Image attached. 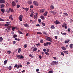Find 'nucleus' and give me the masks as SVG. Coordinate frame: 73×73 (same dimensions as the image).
I'll use <instances>...</instances> for the list:
<instances>
[{
	"label": "nucleus",
	"instance_id": "nucleus-24",
	"mask_svg": "<svg viewBox=\"0 0 73 73\" xmlns=\"http://www.w3.org/2000/svg\"><path fill=\"white\" fill-rule=\"evenodd\" d=\"M66 15V16H68V14H67V13H63V16H65V15Z\"/></svg>",
	"mask_w": 73,
	"mask_h": 73
},
{
	"label": "nucleus",
	"instance_id": "nucleus-32",
	"mask_svg": "<svg viewBox=\"0 0 73 73\" xmlns=\"http://www.w3.org/2000/svg\"><path fill=\"white\" fill-rule=\"evenodd\" d=\"M7 53L9 54H11V51L10 50L8 51L7 52Z\"/></svg>",
	"mask_w": 73,
	"mask_h": 73
},
{
	"label": "nucleus",
	"instance_id": "nucleus-33",
	"mask_svg": "<svg viewBox=\"0 0 73 73\" xmlns=\"http://www.w3.org/2000/svg\"><path fill=\"white\" fill-rule=\"evenodd\" d=\"M50 8L51 9H54V6H53V5H51L50 6Z\"/></svg>",
	"mask_w": 73,
	"mask_h": 73
},
{
	"label": "nucleus",
	"instance_id": "nucleus-42",
	"mask_svg": "<svg viewBox=\"0 0 73 73\" xmlns=\"http://www.w3.org/2000/svg\"><path fill=\"white\" fill-rule=\"evenodd\" d=\"M38 21L39 23H41V20L40 19H38Z\"/></svg>",
	"mask_w": 73,
	"mask_h": 73
},
{
	"label": "nucleus",
	"instance_id": "nucleus-8",
	"mask_svg": "<svg viewBox=\"0 0 73 73\" xmlns=\"http://www.w3.org/2000/svg\"><path fill=\"white\" fill-rule=\"evenodd\" d=\"M11 5L13 7H15V6H16V2H15V1H13Z\"/></svg>",
	"mask_w": 73,
	"mask_h": 73
},
{
	"label": "nucleus",
	"instance_id": "nucleus-54",
	"mask_svg": "<svg viewBox=\"0 0 73 73\" xmlns=\"http://www.w3.org/2000/svg\"><path fill=\"white\" fill-rule=\"evenodd\" d=\"M9 6V4L8 3H7L6 5V6L7 7H8Z\"/></svg>",
	"mask_w": 73,
	"mask_h": 73
},
{
	"label": "nucleus",
	"instance_id": "nucleus-13",
	"mask_svg": "<svg viewBox=\"0 0 73 73\" xmlns=\"http://www.w3.org/2000/svg\"><path fill=\"white\" fill-rule=\"evenodd\" d=\"M38 15V13H36V15L34 16V19H37V16Z\"/></svg>",
	"mask_w": 73,
	"mask_h": 73
},
{
	"label": "nucleus",
	"instance_id": "nucleus-25",
	"mask_svg": "<svg viewBox=\"0 0 73 73\" xmlns=\"http://www.w3.org/2000/svg\"><path fill=\"white\" fill-rule=\"evenodd\" d=\"M40 18L41 19H42V20H44V19H45V18L44 17V16H41Z\"/></svg>",
	"mask_w": 73,
	"mask_h": 73
},
{
	"label": "nucleus",
	"instance_id": "nucleus-7",
	"mask_svg": "<svg viewBox=\"0 0 73 73\" xmlns=\"http://www.w3.org/2000/svg\"><path fill=\"white\" fill-rule=\"evenodd\" d=\"M33 48V52H35V51H36V50H37V48L36 47H33L31 48V49H32Z\"/></svg>",
	"mask_w": 73,
	"mask_h": 73
},
{
	"label": "nucleus",
	"instance_id": "nucleus-41",
	"mask_svg": "<svg viewBox=\"0 0 73 73\" xmlns=\"http://www.w3.org/2000/svg\"><path fill=\"white\" fill-rule=\"evenodd\" d=\"M6 12H7V13H9L10 11H9V9H7L6 10Z\"/></svg>",
	"mask_w": 73,
	"mask_h": 73
},
{
	"label": "nucleus",
	"instance_id": "nucleus-64",
	"mask_svg": "<svg viewBox=\"0 0 73 73\" xmlns=\"http://www.w3.org/2000/svg\"><path fill=\"white\" fill-rule=\"evenodd\" d=\"M38 56H39V58L40 59H41V58H42V57L41 56H40V55H38Z\"/></svg>",
	"mask_w": 73,
	"mask_h": 73
},
{
	"label": "nucleus",
	"instance_id": "nucleus-62",
	"mask_svg": "<svg viewBox=\"0 0 73 73\" xmlns=\"http://www.w3.org/2000/svg\"><path fill=\"white\" fill-rule=\"evenodd\" d=\"M36 72H39V69H37L36 70Z\"/></svg>",
	"mask_w": 73,
	"mask_h": 73
},
{
	"label": "nucleus",
	"instance_id": "nucleus-1",
	"mask_svg": "<svg viewBox=\"0 0 73 73\" xmlns=\"http://www.w3.org/2000/svg\"><path fill=\"white\" fill-rule=\"evenodd\" d=\"M57 64H58V62L53 61L50 64L51 65H56Z\"/></svg>",
	"mask_w": 73,
	"mask_h": 73
},
{
	"label": "nucleus",
	"instance_id": "nucleus-4",
	"mask_svg": "<svg viewBox=\"0 0 73 73\" xmlns=\"http://www.w3.org/2000/svg\"><path fill=\"white\" fill-rule=\"evenodd\" d=\"M54 23L56 25H57V24H61V22L58 21L56 20L54 22Z\"/></svg>",
	"mask_w": 73,
	"mask_h": 73
},
{
	"label": "nucleus",
	"instance_id": "nucleus-43",
	"mask_svg": "<svg viewBox=\"0 0 73 73\" xmlns=\"http://www.w3.org/2000/svg\"><path fill=\"white\" fill-rule=\"evenodd\" d=\"M11 26H9L7 29L8 30L10 31L11 30Z\"/></svg>",
	"mask_w": 73,
	"mask_h": 73
},
{
	"label": "nucleus",
	"instance_id": "nucleus-59",
	"mask_svg": "<svg viewBox=\"0 0 73 73\" xmlns=\"http://www.w3.org/2000/svg\"><path fill=\"white\" fill-rule=\"evenodd\" d=\"M51 39H48V40H47V41H50V42H53V41L52 40H50Z\"/></svg>",
	"mask_w": 73,
	"mask_h": 73
},
{
	"label": "nucleus",
	"instance_id": "nucleus-36",
	"mask_svg": "<svg viewBox=\"0 0 73 73\" xmlns=\"http://www.w3.org/2000/svg\"><path fill=\"white\" fill-rule=\"evenodd\" d=\"M9 19L10 20H12L13 19V17H12V15H11L9 17Z\"/></svg>",
	"mask_w": 73,
	"mask_h": 73
},
{
	"label": "nucleus",
	"instance_id": "nucleus-9",
	"mask_svg": "<svg viewBox=\"0 0 73 73\" xmlns=\"http://www.w3.org/2000/svg\"><path fill=\"white\" fill-rule=\"evenodd\" d=\"M67 25L64 23V25H62V27L64 28L65 27V29H67V26H66Z\"/></svg>",
	"mask_w": 73,
	"mask_h": 73
},
{
	"label": "nucleus",
	"instance_id": "nucleus-39",
	"mask_svg": "<svg viewBox=\"0 0 73 73\" xmlns=\"http://www.w3.org/2000/svg\"><path fill=\"white\" fill-rule=\"evenodd\" d=\"M28 4L31 5L32 4V1H28Z\"/></svg>",
	"mask_w": 73,
	"mask_h": 73
},
{
	"label": "nucleus",
	"instance_id": "nucleus-17",
	"mask_svg": "<svg viewBox=\"0 0 73 73\" xmlns=\"http://www.w3.org/2000/svg\"><path fill=\"white\" fill-rule=\"evenodd\" d=\"M23 25H24V26H25V27H27V28H29V25H28V24H23Z\"/></svg>",
	"mask_w": 73,
	"mask_h": 73
},
{
	"label": "nucleus",
	"instance_id": "nucleus-28",
	"mask_svg": "<svg viewBox=\"0 0 73 73\" xmlns=\"http://www.w3.org/2000/svg\"><path fill=\"white\" fill-rule=\"evenodd\" d=\"M62 33V32H61V35H65V36H66V33Z\"/></svg>",
	"mask_w": 73,
	"mask_h": 73
},
{
	"label": "nucleus",
	"instance_id": "nucleus-53",
	"mask_svg": "<svg viewBox=\"0 0 73 73\" xmlns=\"http://www.w3.org/2000/svg\"><path fill=\"white\" fill-rule=\"evenodd\" d=\"M30 8H33V5H31L30 6Z\"/></svg>",
	"mask_w": 73,
	"mask_h": 73
},
{
	"label": "nucleus",
	"instance_id": "nucleus-6",
	"mask_svg": "<svg viewBox=\"0 0 73 73\" xmlns=\"http://www.w3.org/2000/svg\"><path fill=\"white\" fill-rule=\"evenodd\" d=\"M23 16L22 15H20L19 17V19L21 21H23V19H22V18H23Z\"/></svg>",
	"mask_w": 73,
	"mask_h": 73
},
{
	"label": "nucleus",
	"instance_id": "nucleus-5",
	"mask_svg": "<svg viewBox=\"0 0 73 73\" xmlns=\"http://www.w3.org/2000/svg\"><path fill=\"white\" fill-rule=\"evenodd\" d=\"M33 3L36 6H38V3H37L36 1H33Z\"/></svg>",
	"mask_w": 73,
	"mask_h": 73
},
{
	"label": "nucleus",
	"instance_id": "nucleus-51",
	"mask_svg": "<svg viewBox=\"0 0 73 73\" xmlns=\"http://www.w3.org/2000/svg\"><path fill=\"white\" fill-rule=\"evenodd\" d=\"M4 21V19H2L1 18H0V21Z\"/></svg>",
	"mask_w": 73,
	"mask_h": 73
},
{
	"label": "nucleus",
	"instance_id": "nucleus-34",
	"mask_svg": "<svg viewBox=\"0 0 73 73\" xmlns=\"http://www.w3.org/2000/svg\"><path fill=\"white\" fill-rule=\"evenodd\" d=\"M69 42V40H65L64 42V43H65V44H68V42Z\"/></svg>",
	"mask_w": 73,
	"mask_h": 73
},
{
	"label": "nucleus",
	"instance_id": "nucleus-18",
	"mask_svg": "<svg viewBox=\"0 0 73 73\" xmlns=\"http://www.w3.org/2000/svg\"><path fill=\"white\" fill-rule=\"evenodd\" d=\"M17 28V27H13L12 28V31H15V30H16V29Z\"/></svg>",
	"mask_w": 73,
	"mask_h": 73
},
{
	"label": "nucleus",
	"instance_id": "nucleus-23",
	"mask_svg": "<svg viewBox=\"0 0 73 73\" xmlns=\"http://www.w3.org/2000/svg\"><path fill=\"white\" fill-rule=\"evenodd\" d=\"M51 29H54L55 28V27H54V25H52L51 26Z\"/></svg>",
	"mask_w": 73,
	"mask_h": 73
},
{
	"label": "nucleus",
	"instance_id": "nucleus-45",
	"mask_svg": "<svg viewBox=\"0 0 73 73\" xmlns=\"http://www.w3.org/2000/svg\"><path fill=\"white\" fill-rule=\"evenodd\" d=\"M17 35H15L13 36V38H15V37H17Z\"/></svg>",
	"mask_w": 73,
	"mask_h": 73
},
{
	"label": "nucleus",
	"instance_id": "nucleus-19",
	"mask_svg": "<svg viewBox=\"0 0 73 73\" xmlns=\"http://www.w3.org/2000/svg\"><path fill=\"white\" fill-rule=\"evenodd\" d=\"M1 10L2 13H4L5 12V9H1Z\"/></svg>",
	"mask_w": 73,
	"mask_h": 73
},
{
	"label": "nucleus",
	"instance_id": "nucleus-11",
	"mask_svg": "<svg viewBox=\"0 0 73 73\" xmlns=\"http://www.w3.org/2000/svg\"><path fill=\"white\" fill-rule=\"evenodd\" d=\"M0 3L1 4H4L5 3V0H0Z\"/></svg>",
	"mask_w": 73,
	"mask_h": 73
},
{
	"label": "nucleus",
	"instance_id": "nucleus-58",
	"mask_svg": "<svg viewBox=\"0 0 73 73\" xmlns=\"http://www.w3.org/2000/svg\"><path fill=\"white\" fill-rule=\"evenodd\" d=\"M33 13H32L30 15L31 17H33Z\"/></svg>",
	"mask_w": 73,
	"mask_h": 73
},
{
	"label": "nucleus",
	"instance_id": "nucleus-37",
	"mask_svg": "<svg viewBox=\"0 0 73 73\" xmlns=\"http://www.w3.org/2000/svg\"><path fill=\"white\" fill-rule=\"evenodd\" d=\"M20 5H19V4H17V8H20Z\"/></svg>",
	"mask_w": 73,
	"mask_h": 73
},
{
	"label": "nucleus",
	"instance_id": "nucleus-26",
	"mask_svg": "<svg viewBox=\"0 0 73 73\" xmlns=\"http://www.w3.org/2000/svg\"><path fill=\"white\" fill-rule=\"evenodd\" d=\"M61 48L62 50H66V48L64 46H62Z\"/></svg>",
	"mask_w": 73,
	"mask_h": 73
},
{
	"label": "nucleus",
	"instance_id": "nucleus-22",
	"mask_svg": "<svg viewBox=\"0 0 73 73\" xmlns=\"http://www.w3.org/2000/svg\"><path fill=\"white\" fill-rule=\"evenodd\" d=\"M21 48H19L18 51V53H20V52H21Z\"/></svg>",
	"mask_w": 73,
	"mask_h": 73
},
{
	"label": "nucleus",
	"instance_id": "nucleus-20",
	"mask_svg": "<svg viewBox=\"0 0 73 73\" xmlns=\"http://www.w3.org/2000/svg\"><path fill=\"white\" fill-rule=\"evenodd\" d=\"M47 15H48V12H46L44 14V16H47Z\"/></svg>",
	"mask_w": 73,
	"mask_h": 73
},
{
	"label": "nucleus",
	"instance_id": "nucleus-29",
	"mask_svg": "<svg viewBox=\"0 0 73 73\" xmlns=\"http://www.w3.org/2000/svg\"><path fill=\"white\" fill-rule=\"evenodd\" d=\"M18 32L19 33V34H23V32H22L21 31H19L18 30Z\"/></svg>",
	"mask_w": 73,
	"mask_h": 73
},
{
	"label": "nucleus",
	"instance_id": "nucleus-47",
	"mask_svg": "<svg viewBox=\"0 0 73 73\" xmlns=\"http://www.w3.org/2000/svg\"><path fill=\"white\" fill-rule=\"evenodd\" d=\"M42 24L43 26H44L45 25V24L43 22H42Z\"/></svg>",
	"mask_w": 73,
	"mask_h": 73
},
{
	"label": "nucleus",
	"instance_id": "nucleus-3",
	"mask_svg": "<svg viewBox=\"0 0 73 73\" xmlns=\"http://www.w3.org/2000/svg\"><path fill=\"white\" fill-rule=\"evenodd\" d=\"M50 44H51V43L50 42H46L44 44V46H48V45H50Z\"/></svg>",
	"mask_w": 73,
	"mask_h": 73
},
{
	"label": "nucleus",
	"instance_id": "nucleus-50",
	"mask_svg": "<svg viewBox=\"0 0 73 73\" xmlns=\"http://www.w3.org/2000/svg\"><path fill=\"white\" fill-rule=\"evenodd\" d=\"M43 51L44 52H46V50L45 48H44L43 49Z\"/></svg>",
	"mask_w": 73,
	"mask_h": 73
},
{
	"label": "nucleus",
	"instance_id": "nucleus-44",
	"mask_svg": "<svg viewBox=\"0 0 73 73\" xmlns=\"http://www.w3.org/2000/svg\"><path fill=\"white\" fill-rule=\"evenodd\" d=\"M37 34H38V35H42V33L40 32H37Z\"/></svg>",
	"mask_w": 73,
	"mask_h": 73
},
{
	"label": "nucleus",
	"instance_id": "nucleus-14",
	"mask_svg": "<svg viewBox=\"0 0 73 73\" xmlns=\"http://www.w3.org/2000/svg\"><path fill=\"white\" fill-rule=\"evenodd\" d=\"M50 13H52V15H56V13L55 12L53 11H50Z\"/></svg>",
	"mask_w": 73,
	"mask_h": 73
},
{
	"label": "nucleus",
	"instance_id": "nucleus-48",
	"mask_svg": "<svg viewBox=\"0 0 73 73\" xmlns=\"http://www.w3.org/2000/svg\"><path fill=\"white\" fill-rule=\"evenodd\" d=\"M11 69H12V66H10L9 67V70H11Z\"/></svg>",
	"mask_w": 73,
	"mask_h": 73
},
{
	"label": "nucleus",
	"instance_id": "nucleus-57",
	"mask_svg": "<svg viewBox=\"0 0 73 73\" xmlns=\"http://www.w3.org/2000/svg\"><path fill=\"white\" fill-rule=\"evenodd\" d=\"M15 1L17 3L19 2V0H15Z\"/></svg>",
	"mask_w": 73,
	"mask_h": 73
},
{
	"label": "nucleus",
	"instance_id": "nucleus-21",
	"mask_svg": "<svg viewBox=\"0 0 73 73\" xmlns=\"http://www.w3.org/2000/svg\"><path fill=\"white\" fill-rule=\"evenodd\" d=\"M63 52L65 54H68V51L64 50Z\"/></svg>",
	"mask_w": 73,
	"mask_h": 73
},
{
	"label": "nucleus",
	"instance_id": "nucleus-10",
	"mask_svg": "<svg viewBox=\"0 0 73 73\" xmlns=\"http://www.w3.org/2000/svg\"><path fill=\"white\" fill-rule=\"evenodd\" d=\"M44 11H45V10L44 9H42L40 10L39 12L40 13H44Z\"/></svg>",
	"mask_w": 73,
	"mask_h": 73
},
{
	"label": "nucleus",
	"instance_id": "nucleus-63",
	"mask_svg": "<svg viewBox=\"0 0 73 73\" xmlns=\"http://www.w3.org/2000/svg\"><path fill=\"white\" fill-rule=\"evenodd\" d=\"M40 42H41V43H42L43 42H44V41L42 40H41L40 41Z\"/></svg>",
	"mask_w": 73,
	"mask_h": 73
},
{
	"label": "nucleus",
	"instance_id": "nucleus-16",
	"mask_svg": "<svg viewBox=\"0 0 73 73\" xmlns=\"http://www.w3.org/2000/svg\"><path fill=\"white\" fill-rule=\"evenodd\" d=\"M9 11L11 12H14V10L13 9H12L11 8H9Z\"/></svg>",
	"mask_w": 73,
	"mask_h": 73
},
{
	"label": "nucleus",
	"instance_id": "nucleus-35",
	"mask_svg": "<svg viewBox=\"0 0 73 73\" xmlns=\"http://www.w3.org/2000/svg\"><path fill=\"white\" fill-rule=\"evenodd\" d=\"M45 54L47 56H49V54H50L49 53H48V52H45Z\"/></svg>",
	"mask_w": 73,
	"mask_h": 73
},
{
	"label": "nucleus",
	"instance_id": "nucleus-15",
	"mask_svg": "<svg viewBox=\"0 0 73 73\" xmlns=\"http://www.w3.org/2000/svg\"><path fill=\"white\" fill-rule=\"evenodd\" d=\"M30 21L31 24H35V23L34 20H31Z\"/></svg>",
	"mask_w": 73,
	"mask_h": 73
},
{
	"label": "nucleus",
	"instance_id": "nucleus-49",
	"mask_svg": "<svg viewBox=\"0 0 73 73\" xmlns=\"http://www.w3.org/2000/svg\"><path fill=\"white\" fill-rule=\"evenodd\" d=\"M9 25V23H7V24H5V26H8Z\"/></svg>",
	"mask_w": 73,
	"mask_h": 73
},
{
	"label": "nucleus",
	"instance_id": "nucleus-56",
	"mask_svg": "<svg viewBox=\"0 0 73 73\" xmlns=\"http://www.w3.org/2000/svg\"><path fill=\"white\" fill-rule=\"evenodd\" d=\"M48 73H53V71L52 70L48 72Z\"/></svg>",
	"mask_w": 73,
	"mask_h": 73
},
{
	"label": "nucleus",
	"instance_id": "nucleus-27",
	"mask_svg": "<svg viewBox=\"0 0 73 73\" xmlns=\"http://www.w3.org/2000/svg\"><path fill=\"white\" fill-rule=\"evenodd\" d=\"M70 47L71 49L73 48V44H70Z\"/></svg>",
	"mask_w": 73,
	"mask_h": 73
},
{
	"label": "nucleus",
	"instance_id": "nucleus-31",
	"mask_svg": "<svg viewBox=\"0 0 73 73\" xmlns=\"http://www.w3.org/2000/svg\"><path fill=\"white\" fill-rule=\"evenodd\" d=\"M7 60H5L4 62V65H6V64H7Z\"/></svg>",
	"mask_w": 73,
	"mask_h": 73
},
{
	"label": "nucleus",
	"instance_id": "nucleus-12",
	"mask_svg": "<svg viewBox=\"0 0 73 73\" xmlns=\"http://www.w3.org/2000/svg\"><path fill=\"white\" fill-rule=\"evenodd\" d=\"M23 9H24V10H25L26 12H28V11H29V9L27 7H26V8H25L24 7H23Z\"/></svg>",
	"mask_w": 73,
	"mask_h": 73
},
{
	"label": "nucleus",
	"instance_id": "nucleus-2",
	"mask_svg": "<svg viewBox=\"0 0 73 73\" xmlns=\"http://www.w3.org/2000/svg\"><path fill=\"white\" fill-rule=\"evenodd\" d=\"M17 58H20V59H24V57L23 56V55H17Z\"/></svg>",
	"mask_w": 73,
	"mask_h": 73
},
{
	"label": "nucleus",
	"instance_id": "nucleus-61",
	"mask_svg": "<svg viewBox=\"0 0 73 73\" xmlns=\"http://www.w3.org/2000/svg\"><path fill=\"white\" fill-rule=\"evenodd\" d=\"M40 45V43L36 44V46H38V45Z\"/></svg>",
	"mask_w": 73,
	"mask_h": 73
},
{
	"label": "nucleus",
	"instance_id": "nucleus-40",
	"mask_svg": "<svg viewBox=\"0 0 73 73\" xmlns=\"http://www.w3.org/2000/svg\"><path fill=\"white\" fill-rule=\"evenodd\" d=\"M47 38L46 39V40H52V38H50V37L47 36Z\"/></svg>",
	"mask_w": 73,
	"mask_h": 73
},
{
	"label": "nucleus",
	"instance_id": "nucleus-60",
	"mask_svg": "<svg viewBox=\"0 0 73 73\" xmlns=\"http://www.w3.org/2000/svg\"><path fill=\"white\" fill-rule=\"evenodd\" d=\"M11 33V34L13 35H14V34L15 33H14V32H13V31H12Z\"/></svg>",
	"mask_w": 73,
	"mask_h": 73
},
{
	"label": "nucleus",
	"instance_id": "nucleus-46",
	"mask_svg": "<svg viewBox=\"0 0 73 73\" xmlns=\"http://www.w3.org/2000/svg\"><path fill=\"white\" fill-rule=\"evenodd\" d=\"M17 66H18V67H17V69H19V68H20V65L19 64H18V65H17Z\"/></svg>",
	"mask_w": 73,
	"mask_h": 73
},
{
	"label": "nucleus",
	"instance_id": "nucleus-55",
	"mask_svg": "<svg viewBox=\"0 0 73 73\" xmlns=\"http://www.w3.org/2000/svg\"><path fill=\"white\" fill-rule=\"evenodd\" d=\"M26 36L27 37L28 36H29V33H27L26 34Z\"/></svg>",
	"mask_w": 73,
	"mask_h": 73
},
{
	"label": "nucleus",
	"instance_id": "nucleus-38",
	"mask_svg": "<svg viewBox=\"0 0 73 73\" xmlns=\"http://www.w3.org/2000/svg\"><path fill=\"white\" fill-rule=\"evenodd\" d=\"M3 39V38L1 37H0V42H2Z\"/></svg>",
	"mask_w": 73,
	"mask_h": 73
},
{
	"label": "nucleus",
	"instance_id": "nucleus-30",
	"mask_svg": "<svg viewBox=\"0 0 73 73\" xmlns=\"http://www.w3.org/2000/svg\"><path fill=\"white\" fill-rule=\"evenodd\" d=\"M4 7H5V5L3 4H2L1 5V8H4Z\"/></svg>",
	"mask_w": 73,
	"mask_h": 73
},
{
	"label": "nucleus",
	"instance_id": "nucleus-52",
	"mask_svg": "<svg viewBox=\"0 0 73 73\" xmlns=\"http://www.w3.org/2000/svg\"><path fill=\"white\" fill-rule=\"evenodd\" d=\"M24 48H27V44H25L24 45Z\"/></svg>",
	"mask_w": 73,
	"mask_h": 73
}]
</instances>
